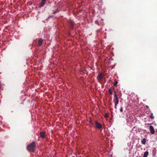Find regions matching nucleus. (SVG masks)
Instances as JSON below:
<instances>
[{
  "label": "nucleus",
  "instance_id": "obj_22",
  "mask_svg": "<svg viewBox=\"0 0 157 157\" xmlns=\"http://www.w3.org/2000/svg\"><path fill=\"white\" fill-rule=\"evenodd\" d=\"M156 132H157V130L156 131Z\"/></svg>",
  "mask_w": 157,
  "mask_h": 157
},
{
  "label": "nucleus",
  "instance_id": "obj_21",
  "mask_svg": "<svg viewBox=\"0 0 157 157\" xmlns=\"http://www.w3.org/2000/svg\"><path fill=\"white\" fill-rule=\"evenodd\" d=\"M110 155H111L110 157H113L112 154H111Z\"/></svg>",
  "mask_w": 157,
  "mask_h": 157
},
{
  "label": "nucleus",
  "instance_id": "obj_2",
  "mask_svg": "<svg viewBox=\"0 0 157 157\" xmlns=\"http://www.w3.org/2000/svg\"><path fill=\"white\" fill-rule=\"evenodd\" d=\"M114 103H115L116 104H118L119 103V99L118 98L116 94V92H114Z\"/></svg>",
  "mask_w": 157,
  "mask_h": 157
},
{
  "label": "nucleus",
  "instance_id": "obj_20",
  "mask_svg": "<svg viewBox=\"0 0 157 157\" xmlns=\"http://www.w3.org/2000/svg\"><path fill=\"white\" fill-rule=\"evenodd\" d=\"M52 17V16H51L50 15L48 17V19H49L50 18V17Z\"/></svg>",
  "mask_w": 157,
  "mask_h": 157
},
{
  "label": "nucleus",
  "instance_id": "obj_19",
  "mask_svg": "<svg viewBox=\"0 0 157 157\" xmlns=\"http://www.w3.org/2000/svg\"><path fill=\"white\" fill-rule=\"evenodd\" d=\"M114 104H115V107H114L115 108V109H117V104H116L115 103H114Z\"/></svg>",
  "mask_w": 157,
  "mask_h": 157
},
{
  "label": "nucleus",
  "instance_id": "obj_23",
  "mask_svg": "<svg viewBox=\"0 0 157 157\" xmlns=\"http://www.w3.org/2000/svg\"><path fill=\"white\" fill-rule=\"evenodd\" d=\"M46 1L47 0H45Z\"/></svg>",
  "mask_w": 157,
  "mask_h": 157
},
{
  "label": "nucleus",
  "instance_id": "obj_11",
  "mask_svg": "<svg viewBox=\"0 0 157 157\" xmlns=\"http://www.w3.org/2000/svg\"><path fill=\"white\" fill-rule=\"evenodd\" d=\"M109 91L110 94L112 95L113 94L112 88H110L109 89Z\"/></svg>",
  "mask_w": 157,
  "mask_h": 157
},
{
  "label": "nucleus",
  "instance_id": "obj_8",
  "mask_svg": "<svg viewBox=\"0 0 157 157\" xmlns=\"http://www.w3.org/2000/svg\"><path fill=\"white\" fill-rule=\"evenodd\" d=\"M43 43V40L42 38H40L38 40V44L39 46L42 45Z\"/></svg>",
  "mask_w": 157,
  "mask_h": 157
},
{
  "label": "nucleus",
  "instance_id": "obj_16",
  "mask_svg": "<svg viewBox=\"0 0 157 157\" xmlns=\"http://www.w3.org/2000/svg\"><path fill=\"white\" fill-rule=\"evenodd\" d=\"M118 82L116 81H115V82L113 84L114 85V86H116L117 85V84L118 83Z\"/></svg>",
  "mask_w": 157,
  "mask_h": 157
},
{
  "label": "nucleus",
  "instance_id": "obj_3",
  "mask_svg": "<svg viewBox=\"0 0 157 157\" xmlns=\"http://www.w3.org/2000/svg\"><path fill=\"white\" fill-rule=\"evenodd\" d=\"M95 124L96 127L98 129H100L102 127L101 125L97 121H95Z\"/></svg>",
  "mask_w": 157,
  "mask_h": 157
},
{
  "label": "nucleus",
  "instance_id": "obj_6",
  "mask_svg": "<svg viewBox=\"0 0 157 157\" xmlns=\"http://www.w3.org/2000/svg\"><path fill=\"white\" fill-rule=\"evenodd\" d=\"M149 130L151 133L152 134H154L155 132L153 127L152 126H150L149 127Z\"/></svg>",
  "mask_w": 157,
  "mask_h": 157
},
{
  "label": "nucleus",
  "instance_id": "obj_15",
  "mask_svg": "<svg viewBox=\"0 0 157 157\" xmlns=\"http://www.w3.org/2000/svg\"><path fill=\"white\" fill-rule=\"evenodd\" d=\"M59 11V10L58 9H56L55 11H54L53 13V14H55L56 13H57Z\"/></svg>",
  "mask_w": 157,
  "mask_h": 157
},
{
  "label": "nucleus",
  "instance_id": "obj_17",
  "mask_svg": "<svg viewBox=\"0 0 157 157\" xmlns=\"http://www.w3.org/2000/svg\"><path fill=\"white\" fill-rule=\"evenodd\" d=\"M89 124L90 126L92 125L93 126V124L91 121H89Z\"/></svg>",
  "mask_w": 157,
  "mask_h": 157
},
{
  "label": "nucleus",
  "instance_id": "obj_5",
  "mask_svg": "<svg viewBox=\"0 0 157 157\" xmlns=\"http://www.w3.org/2000/svg\"><path fill=\"white\" fill-rule=\"evenodd\" d=\"M103 74L102 73L99 74L98 75L97 77V78L98 80L99 81H100L102 79L103 77Z\"/></svg>",
  "mask_w": 157,
  "mask_h": 157
},
{
  "label": "nucleus",
  "instance_id": "obj_18",
  "mask_svg": "<svg viewBox=\"0 0 157 157\" xmlns=\"http://www.w3.org/2000/svg\"><path fill=\"white\" fill-rule=\"evenodd\" d=\"M123 111V108L122 107H121L120 109V111L121 112H122Z\"/></svg>",
  "mask_w": 157,
  "mask_h": 157
},
{
  "label": "nucleus",
  "instance_id": "obj_7",
  "mask_svg": "<svg viewBox=\"0 0 157 157\" xmlns=\"http://www.w3.org/2000/svg\"><path fill=\"white\" fill-rule=\"evenodd\" d=\"M46 1L45 0H42L41 1L40 3L39 6L40 7L44 6Z\"/></svg>",
  "mask_w": 157,
  "mask_h": 157
},
{
  "label": "nucleus",
  "instance_id": "obj_10",
  "mask_svg": "<svg viewBox=\"0 0 157 157\" xmlns=\"http://www.w3.org/2000/svg\"><path fill=\"white\" fill-rule=\"evenodd\" d=\"M148 154V152L147 151H145L143 157H147Z\"/></svg>",
  "mask_w": 157,
  "mask_h": 157
},
{
  "label": "nucleus",
  "instance_id": "obj_13",
  "mask_svg": "<svg viewBox=\"0 0 157 157\" xmlns=\"http://www.w3.org/2000/svg\"><path fill=\"white\" fill-rule=\"evenodd\" d=\"M104 117L105 118H108L109 117V114L107 113H105L104 115Z\"/></svg>",
  "mask_w": 157,
  "mask_h": 157
},
{
  "label": "nucleus",
  "instance_id": "obj_12",
  "mask_svg": "<svg viewBox=\"0 0 157 157\" xmlns=\"http://www.w3.org/2000/svg\"><path fill=\"white\" fill-rule=\"evenodd\" d=\"M142 143L144 144H145L146 143V140L145 139H144L143 140L141 141Z\"/></svg>",
  "mask_w": 157,
  "mask_h": 157
},
{
  "label": "nucleus",
  "instance_id": "obj_4",
  "mask_svg": "<svg viewBox=\"0 0 157 157\" xmlns=\"http://www.w3.org/2000/svg\"><path fill=\"white\" fill-rule=\"evenodd\" d=\"M40 136L43 139L45 138L46 136V133L44 132H40Z\"/></svg>",
  "mask_w": 157,
  "mask_h": 157
},
{
  "label": "nucleus",
  "instance_id": "obj_9",
  "mask_svg": "<svg viewBox=\"0 0 157 157\" xmlns=\"http://www.w3.org/2000/svg\"><path fill=\"white\" fill-rule=\"evenodd\" d=\"M74 26V23L72 21H71L70 23V27L71 29H73Z\"/></svg>",
  "mask_w": 157,
  "mask_h": 157
},
{
  "label": "nucleus",
  "instance_id": "obj_14",
  "mask_svg": "<svg viewBox=\"0 0 157 157\" xmlns=\"http://www.w3.org/2000/svg\"><path fill=\"white\" fill-rule=\"evenodd\" d=\"M150 117L152 119H153L154 118V117L153 116V114L152 113H151V115L150 116Z\"/></svg>",
  "mask_w": 157,
  "mask_h": 157
},
{
  "label": "nucleus",
  "instance_id": "obj_1",
  "mask_svg": "<svg viewBox=\"0 0 157 157\" xmlns=\"http://www.w3.org/2000/svg\"><path fill=\"white\" fill-rule=\"evenodd\" d=\"M27 150L30 152H34L36 150V144L34 141L32 142L30 144L27 146Z\"/></svg>",
  "mask_w": 157,
  "mask_h": 157
}]
</instances>
